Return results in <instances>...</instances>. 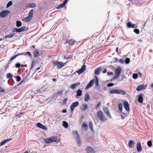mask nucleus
Listing matches in <instances>:
<instances>
[{
	"instance_id": "f257e3e1",
	"label": "nucleus",
	"mask_w": 153,
	"mask_h": 153,
	"mask_svg": "<svg viewBox=\"0 0 153 153\" xmlns=\"http://www.w3.org/2000/svg\"><path fill=\"white\" fill-rule=\"evenodd\" d=\"M45 142L49 143L51 142H58L60 140V138L57 136H53L49 138L48 139H45Z\"/></svg>"
},
{
	"instance_id": "f03ea898",
	"label": "nucleus",
	"mask_w": 153,
	"mask_h": 153,
	"mask_svg": "<svg viewBox=\"0 0 153 153\" xmlns=\"http://www.w3.org/2000/svg\"><path fill=\"white\" fill-rule=\"evenodd\" d=\"M97 116L101 121L102 122H105L108 120L107 117L103 114L101 111H99L97 112Z\"/></svg>"
},
{
	"instance_id": "7ed1b4c3",
	"label": "nucleus",
	"mask_w": 153,
	"mask_h": 153,
	"mask_svg": "<svg viewBox=\"0 0 153 153\" xmlns=\"http://www.w3.org/2000/svg\"><path fill=\"white\" fill-rule=\"evenodd\" d=\"M28 29V28H27L26 27H22L21 28H17L16 27L13 28L12 30V32H15L17 33H19L21 32L25 31L27 30Z\"/></svg>"
},
{
	"instance_id": "20e7f679",
	"label": "nucleus",
	"mask_w": 153,
	"mask_h": 153,
	"mask_svg": "<svg viewBox=\"0 0 153 153\" xmlns=\"http://www.w3.org/2000/svg\"><path fill=\"white\" fill-rule=\"evenodd\" d=\"M73 134L74 135L75 134L76 135V141L79 146H80L81 144V139L80 138V137L79 134L76 131H74L73 132Z\"/></svg>"
},
{
	"instance_id": "39448f33",
	"label": "nucleus",
	"mask_w": 153,
	"mask_h": 153,
	"mask_svg": "<svg viewBox=\"0 0 153 153\" xmlns=\"http://www.w3.org/2000/svg\"><path fill=\"white\" fill-rule=\"evenodd\" d=\"M65 63L60 62L56 61L53 63V64L54 66H57L58 68L61 69L62 67L65 66Z\"/></svg>"
},
{
	"instance_id": "423d86ee",
	"label": "nucleus",
	"mask_w": 153,
	"mask_h": 153,
	"mask_svg": "<svg viewBox=\"0 0 153 153\" xmlns=\"http://www.w3.org/2000/svg\"><path fill=\"white\" fill-rule=\"evenodd\" d=\"M10 13L8 10H4L0 12V17L4 18L7 16Z\"/></svg>"
},
{
	"instance_id": "0eeeda50",
	"label": "nucleus",
	"mask_w": 153,
	"mask_h": 153,
	"mask_svg": "<svg viewBox=\"0 0 153 153\" xmlns=\"http://www.w3.org/2000/svg\"><path fill=\"white\" fill-rule=\"evenodd\" d=\"M86 69V66L84 64L82 66L80 69L76 71L78 74H80L82 73Z\"/></svg>"
},
{
	"instance_id": "6e6552de",
	"label": "nucleus",
	"mask_w": 153,
	"mask_h": 153,
	"mask_svg": "<svg viewBox=\"0 0 153 153\" xmlns=\"http://www.w3.org/2000/svg\"><path fill=\"white\" fill-rule=\"evenodd\" d=\"M79 104V103L78 101L74 102L70 105V108L71 109V111L72 112L74 109V108Z\"/></svg>"
},
{
	"instance_id": "1a4fd4ad",
	"label": "nucleus",
	"mask_w": 153,
	"mask_h": 153,
	"mask_svg": "<svg viewBox=\"0 0 153 153\" xmlns=\"http://www.w3.org/2000/svg\"><path fill=\"white\" fill-rule=\"evenodd\" d=\"M103 110L105 113L107 115V116L110 118H111V116L109 112L108 109L106 107H104L103 108Z\"/></svg>"
},
{
	"instance_id": "9d476101",
	"label": "nucleus",
	"mask_w": 153,
	"mask_h": 153,
	"mask_svg": "<svg viewBox=\"0 0 153 153\" xmlns=\"http://www.w3.org/2000/svg\"><path fill=\"white\" fill-rule=\"evenodd\" d=\"M95 80L94 79H93L91 80L90 82L87 85V86L85 87L86 89H88L89 88H91L93 85Z\"/></svg>"
},
{
	"instance_id": "9b49d317",
	"label": "nucleus",
	"mask_w": 153,
	"mask_h": 153,
	"mask_svg": "<svg viewBox=\"0 0 153 153\" xmlns=\"http://www.w3.org/2000/svg\"><path fill=\"white\" fill-rule=\"evenodd\" d=\"M123 104L124 106V107L126 110L127 111H129V105L128 102L126 101L124 102Z\"/></svg>"
},
{
	"instance_id": "f8f14e48",
	"label": "nucleus",
	"mask_w": 153,
	"mask_h": 153,
	"mask_svg": "<svg viewBox=\"0 0 153 153\" xmlns=\"http://www.w3.org/2000/svg\"><path fill=\"white\" fill-rule=\"evenodd\" d=\"M121 69L120 66H118L115 70L114 72L115 75H117L119 76L121 72Z\"/></svg>"
},
{
	"instance_id": "ddd939ff",
	"label": "nucleus",
	"mask_w": 153,
	"mask_h": 153,
	"mask_svg": "<svg viewBox=\"0 0 153 153\" xmlns=\"http://www.w3.org/2000/svg\"><path fill=\"white\" fill-rule=\"evenodd\" d=\"M36 126L39 128H42L44 130H46L47 129L46 126L43 125L40 123H38L36 124Z\"/></svg>"
},
{
	"instance_id": "4468645a",
	"label": "nucleus",
	"mask_w": 153,
	"mask_h": 153,
	"mask_svg": "<svg viewBox=\"0 0 153 153\" xmlns=\"http://www.w3.org/2000/svg\"><path fill=\"white\" fill-rule=\"evenodd\" d=\"M146 88V86L144 85H140L137 87L136 90L137 91H139L140 90L145 89Z\"/></svg>"
},
{
	"instance_id": "2eb2a0df",
	"label": "nucleus",
	"mask_w": 153,
	"mask_h": 153,
	"mask_svg": "<svg viewBox=\"0 0 153 153\" xmlns=\"http://www.w3.org/2000/svg\"><path fill=\"white\" fill-rule=\"evenodd\" d=\"M143 93H140L138 95V101L140 103H142L143 100Z\"/></svg>"
},
{
	"instance_id": "dca6fc26",
	"label": "nucleus",
	"mask_w": 153,
	"mask_h": 153,
	"mask_svg": "<svg viewBox=\"0 0 153 153\" xmlns=\"http://www.w3.org/2000/svg\"><path fill=\"white\" fill-rule=\"evenodd\" d=\"M87 153H94V149L90 147H88L86 149Z\"/></svg>"
},
{
	"instance_id": "f3484780",
	"label": "nucleus",
	"mask_w": 153,
	"mask_h": 153,
	"mask_svg": "<svg viewBox=\"0 0 153 153\" xmlns=\"http://www.w3.org/2000/svg\"><path fill=\"white\" fill-rule=\"evenodd\" d=\"M12 138H9L7 139H5L3 141H2L0 143V145L1 146H2L4 144L6 143L9 142L10 141L12 140Z\"/></svg>"
},
{
	"instance_id": "a211bd4d",
	"label": "nucleus",
	"mask_w": 153,
	"mask_h": 153,
	"mask_svg": "<svg viewBox=\"0 0 153 153\" xmlns=\"http://www.w3.org/2000/svg\"><path fill=\"white\" fill-rule=\"evenodd\" d=\"M137 148L138 152H140L142 151L141 145L139 142H138L137 143Z\"/></svg>"
},
{
	"instance_id": "6ab92c4d",
	"label": "nucleus",
	"mask_w": 153,
	"mask_h": 153,
	"mask_svg": "<svg viewBox=\"0 0 153 153\" xmlns=\"http://www.w3.org/2000/svg\"><path fill=\"white\" fill-rule=\"evenodd\" d=\"M126 94V93L124 91L120 89H117V94L124 95Z\"/></svg>"
},
{
	"instance_id": "aec40b11",
	"label": "nucleus",
	"mask_w": 153,
	"mask_h": 153,
	"mask_svg": "<svg viewBox=\"0 0 153 153\" xmlns=\"http://www.w3.org/2000/svg\"><path fill=\"white\" fill-rule=\"evenodd\" d=\"M127 26L128 28H135V24H132L131 22H128L127 23Z\"/></svg>"
},
{
	"instance_id": "412c9836",
	"label": "nucleus",
	"mask_w": 153,
	"mask_h": 153,
	"mask_svg": "<svg viewBox=\"0 0 153 153\" xmlns=\"http://www.w3.org/2000/svg\"><path fill=\"white\" fill-rule=\"evenodd\" d=\"M101 71V67L99 68L95 69L94 71V74L96 75H99Z\"/></svg>"
},
{
	"instance_id": "4be33fe9",
	"label": "nucleus",
	"mask_w": 153,
	"mask_h": 153,
	"mask_svg": "<svg viewBox=\"0 0 153 153\" xmlns=\"http://www.w3.org/2000/svg\"><path fill=\"white\" fill-rule=\"evenodd\" d=\"M80 84V82H78L76 83H74L73 85H71L70 87L72 89H74L76 88V87L79 85Z\"/></svg>"
},
{
	"instance_id": "5701e85b",
	"label": "nucleus",
	"mask_w": 153,
	"mask_h": 153,
	"mask_svg": "<svg viewBox=\"0 0 153 153\" xmlns=\"http://www.w3.org/2000/svg\"><path fill=\"white\" fill-rule=\"evenodd\" d=\"M32 18L28 16L24 18L23 20L25 22H29L32 20Z\"/></svg>"
},
{
	"instance_id": "b1692460",
	"label": "nucleus",
	"mask_w": 153,
	"mask_h": 153,
	"mask_svg": "<svg viewBox=\"0 0 153 153\" xmlns=\"http://www.w3.org/2000/svg\"><path fill=\"white\" fill-rule=\"evenodd\" d=\"M89 98V96L88 93H87L85 94V97L84 98V101L86 102L88 101Z\"/></svg>"
},
{
	"instance_id": "393cba45",
	"label": "nucleus",
	"mask_w": 153,
	"mask_h": 153,
	"mask_svg": "<svg viewBox=\"0 0 153 153\" xmlns=\"http://www.w3.org/2000/svg\"><path fill=\"white\" fill-rule=\"evenodd\" d=\"M33 54L34 55V57H36L39 56V50H36L35 51L33 52Z\"/></svg>"
},
{
	"instance_id": "a878e982",
	"label": "nucleus",
	"mask_w": 153,
	"mask_h": 153,
	"mask_svg": "<svg viewBox=\"0 0 153 153\" xmlns=\"http://www.w3.org/2000/svg\"><path fill=\"white\" fill-rule=\"evenodd\" d=\"M134 144V143L133 141L130 140L128 143V146L130 148H131L133 147Z\"/></svg>"
},
{
	"instance_id": "bb28decb",
	"label": "nucleus",
	"mask_w": 153,
	"mask_h": 153,
	"mask_svg": "<svg viewBox=\"0 0 153 153\" xmlns=\"http://www.w3.org/2000/svg\"><path fill=\"white\" fill-rule=\"evenodd\" d=\"M14 35V33H13L10 34H8L7 35H5L4 36V38L5 39L10 38H12Z\"/></svg>"
},
{
	"instance_id": "cd10ccee",
	"label": "nucleus",
	"mask_w": 153,
	"mask_h": 153,
	"mask_svg": "<svg viewBox=\"0 0 153 153\" xmlns=\"http://www.w3.org/2000/svg\"><path fill=\"white\" fill-rule=\"evenodd\" d=\"M27 7L30 8H34L36 7V4L34 3H29L27 4Z\"/></svg>"
},
{
	"instance_id": "c85d7f7f",
	"label": "nucleus",
	"mask_w": 153,
	"mask_h": 153,
	"mask_svg": "<svg viewBox=\"0 0 153 153\" xmlns=\"http://www.w3.org/2000/svg\"><path fill=\"white\" fill-rule=\"evenodd\" d=\"M82 91L79 89L76 91V95L78 97H80L82 95Z\"/></svg>"
},
{
	"instance_id": "c756f323",
	"label": "nucleus",
	"mask_w": 153,
	"mask_h": 153,
	"mask_svg": "<svg viewBox=\"0 0 153 153\" xmlns=\"http://www.w3.org/2000/svg\"><path fill=\"white\" fill-rule=\"evenodd\" d=\"M34 12V10L33 9H31L30 12H29L28 14V16L32 18H33V13Z\"/></svg>"
},
{
	"instance_id": "7c9ffc66",
	"label": "nucleus",
	"mask_w": 153,
	"mask_h": 153,
	"mask_svg": "<svg viewBox=\"0 0 153 153\" xmlns=\"http://www.w3.org/2000/svg\"><path fill=\"white\" fill-rule=\"evenodd\" d=\"M23 54L22 53H18L17 54H16V55L14 56L11 57L10 58V62H11V61L12 60H13L14 59H15V58H16L17 57L21 55H22Z\"/></svg>"
},
{
	"instance_id": "2f4dec72",
	"label": "nucleus",
	"mask_w": 153,
	"mask_h": 153,
	"mask_svg": "<svg viewBox=\"0 0 153 153\" xmlns=\"http://www.w3.org/2000/svg\"><path fill=\"white\" fill-rule=\"evenodd\" d=\"M22 23L20 21H17L16 22V26L17 27H19L21 26Z\"/></svg>"
},
{
	"instance_id": "473e14b6",
	"label": "nucleus",
	"mask_w": 153,
	"mask_h": 153,
	"mask_svg": "<svg viewBox=\"0 0 153 153\" xmlns=\"http://www.w3.org/2000/svg\"><path fill=\"white\" fill-rule=\"evenodd\" d=\"M88 108V105L86 104L82 105V107L81 108V110L82 111H85Z\"/></svg>"
},
{
	"instance_id": "72a5a7b5",
	"label": "nucleus",
	"mask_w": 153,
	"mask_h": 153,
	"mask_svg": "<svg viewBox=\"0 0 153 153\" xmlns=\"http://www.w3.org/2000/svg\"><path fill=\"white\" fill-rule=\"evenodd\" d=\"M117 89H115L111 90L110 91V93L111 94H117Z\"/></svg>"
},
{
	"instance_id": "f704fd0d",
	"label": "nucleus",
	"mask_w": 153,
	"mask_h": 153,
	"mask_svg": "<svg viewBox=\"0 0 153 153\" xmlns=\"http://www.w3.org/2000/svg\"><path fill=\"white\" fill-rule=\"evenodd\" d=\"M63 92V90H61L57 92L56 93L57 97H59L60 95H61Z\"/></svg>"
},
{
	"instance_id": "c9c22d12",
	"label": "nucleus",
	"mask_w": 153,
	"mask_h": 153,
	"mask_svg": "<svg viewBox=\"0 0 153 153\" xmlns=\"http://www.w3.org/2000/svg\"><path fill=\"white\" fill-rule=\"evenodd\" d=\"M95 85L96 86H98V80L97 77L96 76H95Z\"/></svg>"
},
{
	"instance_id": "e433bc0d",
	"label": "nucleus",
	"mask_w": 153,
	"mask_h": 153,
	"mask_svg": "<svg viewBox=\"0 0 153 153\" xmlns=\"http://www.w3.org/2000/svg\"><path fill=\"white\" fill-rule=\"evenodd\" d=\"M65 6V5L63 3H62L61 4H60L56 8L58 9H61L63 7Z\"/></svg>"
},
{
	"instance_id": "4c0bfd02",
	"label": "nucleus",
	"mask_w": 153,
	"mask_h": 153,
	"mask_svg": "<svg viewBox=\"0 0 153 153\" xmlns=\"http://www.w3.org/2000/svg\"><path fill=\"white\" fill-rule=\"evenodd\" d=\"M75 42V41L73 39H71L69 40L67 42L71 45H73L74 44Z\"/></svg>"
},
{
	"instance_id": "58836bf2",
	"label": "nucleus",
	"mask_w": 153,
	"mask_h": 153,
	"mask_svg": "<svg viewBox=\"0 0 153 153\" xmlns=\"http://www.w3.org/2000/svg\"><path fill=\"white\" fill-rule=\"evenodd\" d=\"M63 126L65 128H67L68 127V124L65 121H64L63 122Z\"/></svg>"
},
{
	"instance_id": "ea45409f",
	"label": "nucleus",
	"mask_w": 153,
	"mask_h": 153,
	"mask_svg": "<svg viewBox=\"0 0 153 153\" xmlns=\"http://www.w3.org/2000/svg\"><path fill=\"white\" fill-rule=\"evenodd\" d=\"M88 126L92 131H93V124L91 122H89L88 123Z\"/></svg>"
},
{
	"instance_id": "a19ab883",
	"label": "nucleus",
	"mask_w": 153,
	"mask_h": 153,
	"mask_svg": "<svg viewBox=\"0 0 153 153\" xmlns=\"http://www.w3.org/2000/svg\"><path fill=\"white\" fill-rule=\"evenodd\" d=\"M6 76L7 78L9 79L12 78L13 75L9 73L7 74Z\"/></svg>"
},
{
	"instance_id": "79ce46f5",
	"label": "nucleus",
	"mask_w": 153,
	"mask_h": 153,
	"mask_svg": "<svg viewBox=\"0 0 153 153\" xmlns=\"http://www.w3.org/2000/svg\"><path fill=\"white\" fill-rule=\"evenodd\" d=\"M118 108L119 111L121 112L122 113V108H123V106H122V105L121 103L120 104L118 105Z\"/></svg>"
},
{
	"instance_id": "37998d69",
	"label": "nucleus",
	"mask_w": 153,
	"mask_h": 153,
	"mask_svg": "<svg viewBox=\"0 0 153 153\" xmlns=\"http://www.w3.org/2000/svg\"><path fill=\"white\" fill-rule=\"evenodd\" d=\"M147 145L149 147H151L152 145V142L151 140H149L147 143Z\"/></svg>"
},
{
	"instance_id": "c03bdc74",
	"label": "nucleus",
	"mask_w": 153,
	"mask_h": 153,
	"mask_svg": "<svg viewBox=\"0 0 153 153\" xmlns=\"http://www.w3.org/2000/svg\"><path fill=\"white\" fill-rule=\"evenodd\" d=\"M12 3H13V2H12V1H9L8 3L7 4V5L6 7L7 8H8V7H9L10 6H11L12 5Z\"/></svg>"
},
{
	"instance_id": "a18cd8bd",
	"label": "nucleus",
	"mask_w": 153,
	"mask_h": 153,
	"mask_svg": "<svg viewBox=\"0 0 153 153\" xmlns=\"http://www.w3.org/2000/svg\"><path fill=\"white\" fill-rule=\"evenodd\" d=\"M35 62L33 61L32 62L31 67L30 68V70H32L33 68L34 67V65H35Z\"/></svg>"
},
{
	"instance_id": "49530a36",
	"label": "nucleus",
	"mask_w": 153,
	"mask_h": 153,
	"mask_svg": "<svg viewBox=\"0 0 153 153\" xmlns=\"http://www.w3.org/2000/svg\"><path fill=\"white\" fill-rule=\"evenodd\" d=\"M134 32L137 34H139L140 33L139 30L138 29H135L134 30Z\"/></svg>"
},
{
	"instance_id": "de8ad7c7",
	"label": "nucleus",
	"mask_w": 153,
	"mask_h": 153,
	"mask_svg": "<svg viewBox=\"0 0 153 153\" xmlns=\"http://www.w3.org/2000/svg\"><path fill=\"white\" fill-rule=\"evenodd\" d=\"M133 78L134 79H136L138 77V75L136 73L133 74L132 75Z\"/></svg>"
},
{
	"instance_id": "09e8293b",
	"label": "nucleus",
	"mask_w": 153,
	"mask_h": 153,
	"mask_svg": "<svg viewBox=\"0 0 153 153\" xmlns=\"http://www.w3.org/2000/svg\"><path fill=\"white\" fill-rule=\"evenodd\" d=\"M130 61V59L129 58H127L126 59L125 61L126 64H128L129 62Z\"/></svg>"
},
{
	"instance_id": "8fccbe9b",
	"label": "nucleus",
	"mask_w": 153,
	"mask_h": 153,
	"mask_svg": "<svg viewBox=\"0 0 153 153\" xmlns=\"http://www.w3.org/2000/svg\"><path fill=\"white\" fill-rule=\"evenodd\" d=\"M123 114L121 115V116L122 118L123 119H124L125 117L126 116V114H125L124 113H123Z\"/></svg>"
},
{
	"instance_id": "3c124183",
	"label": "nucleus",
	"mask_w": 153,
	"mask_h": 153,
	"mask_svg": "<svg viewBox=\"0 0 153 153\" xmlns=\"http://www.w3.org/2000/svg\"><path fill=\"white\" fill-rule=\"evenodd\" d=\"M114 85V84L112 83H109L107 84V85L108 87H111Z\"/></svg>"
},
{
	"instance_id": "603ef678",
	"label": "nucleus",
	"mask_w": 153,
	"mask_h": 153,
	"mask_svg": "<svg viewBox=\"0 0 153 153\" xmlns=\"http://www.w3.org/2000/svg\"><path fill=\"white\" fill-rule=\"evenodd\" d=\"M15 66L17 68H19L20 66V64L19 63H17L15 64Z\"/></svg>"
},
{
	"instance_id": "864d4df0",
	"label": "nucleus",
	"mask_w": 153,
	"mask_h": 153,
	"mask_svg": "<svg viewBox=\"0 0 153 153\" xmlns=\"http://www.w3.org/2000/svg\"><path fill=\"white\" fill-rule=\"evenodd\" d=\"M26 55H27L29 57H30L31 56V54L29 52H27L26 53Z\"/></svg>"
},
{
	"instance_id": "5fc2aeb1",
	"label": "nucleus",
	"mask_w": 153,
	"mask_h": 153,
	"mask_svg": "<svg viewBox=\"0 0 153 153\" xmlns=\"http://www.w3.org/2000/svg\"><path fill=\"white\" fill-rule=\"evenodd\" d=\"M121 76H122V78L121 79L120 81L123 80L124 79H126V76L124 75H122Z\"/></svg>"
},
{
	"instance_id": "6e6d98bb",
	"label": "nucleus",
	"mask_w": 153,
	"mask_h": 153,
	"mask_svg": "<svg viewBox=\"0 0 153 153\" xmlns=\"http://www.w3.org/2000/svg\"><path fill=\"white\" fill-rule=\"evenodd\" d=\"M17 81V82H19L20 81L21 78L20 76H18L16 77Z\"/></svg>"
},
{
	"instance_id": "4d7b16f0",
	"label": "nucleus",
	"mask_w": 153,
	"mask_h": 153,
	"mask_svg": "<svg viewBox=\"0 0 153 153\" xmlns=\"http://www.w3.org/2000/svg\"><path fill=\"white\" fill-rule=\"evenodd\" d=\"M5 91V90L2 87H0V91L1 92H3Z\"/></svg>"
},
{
	"instance_id": "13d9d810",
	"label": "nucleus",
	"mask_w": 153,
	"mask_h": 153,
	"mask_svg": "<svg viewBox=\"0 0 153 153\" xmlns=\"http://www.w3.org/2000/svg\"><path fill=\"white\" fill-rule=\"evenodd\" d=\"M119 76L117 75H115V76H114L113 77V79H116L117 78H118L119 77Z\"/></svg>"
},
{
	"instance_id": "bf43d9fd",
	"label": "nucleus",
	"mask_w": 153,
	"mask_h": 153,
	"mask_svg": "<svg viewBox=\"0 0 153 153\" xmlns=\"http://www.w3.org/2000/svg\"><path fill=\"white\" fill-rule=\"evenodd\" d=\"M113 61L114 62L118 61V59L117 58H114L113 59Z\"/></svg>"
},
{
	"instance_id": "052dcab7",
	"label": "nucleus",
	"mask_w": 153,
	"mask_h": 153,
	"mask_svg": "<svg viewBox=\"0 0 153 153\" xmlns=\"http://www.w3.org/2000/svg\"><path fill=\"white\" fill-rule=\"evenodd\" d=\"M68 99L67 98L64 99L63 100V103L64 104H65L66 103V102L67 101Z\"/></svg>"
},
{
	"instance_id": "680f3d73",
	"label": "nucleus",
	"mask_w": 153,
	"mask_h": 153,
	"mask_svg": "<svg viewBox=\"0 0 153 153\" xmlns=\"http://www.w3.org/2000/svg\"><path fill=\"white\" fill-rule=\"evenodd\" d=\"M119 62H120V63H124V61L123 60V59H120L119 60Z\"/></svg>"
},
{
	"instance_id": "e2e57ef3",
	"label": "nucleus",
	"mask_w": 153,
	"mask_h": 153,
	"mask_svg": "<svg viewBox=\"0 0 153 153\" xmlns=\"http://www.w3.org/2000/svg\"><path fill=\"white\" fill-rule=\"evenodd\" d=\"M82 126L83 128H85L87 126V125L85 123H83Z\"/></svg>"
},
{
	"instance_id": "0e129e2a",
	"label": "nucleus",
	"mask_w": 153,
	"mask_h": 153,
	"mask_svg": "<svg viewBox=\"0 0 153 153\" xmlns=\"http://www.w3.org/2000/svg\"><path fill=\"white\" fill-rule=\"evenodd\" d=\"M100 103H100V102H99L98 103V104L97 105H96V107H95V108H98V107H99V106H100Z\"/></svg>"
},
{
	"instance_id": "69168bd1",
	"label": "nucleus",
	"mask_w": 153,
	"mask_h": 153,
	"mask_svg": "<svg viewBox=\"0 0 153 153\" xmlns=\"http://www.w3.org/2000/svg\"><path fill=\"white\" fill-rule=\"evenodd\" d=\"M40 91L39 90H37V91H36L34 92V93L35 94H37Z\"/></svg>"
},
{
	"instance_id": "338daca9",
	"label": "nucleus",
	"mask_w": 153,
	"mask_h": 153,
	"mask_svg": "<svg viewBox=\"0 0 153 153\" xmlns=\"http://www.w3.org/2000/svg\"><path fill=\"white\" fill-rule=\"evenodd\" d=\"M68 0H65L63 2V4H64L65 5V4L67 3V2L68 1Z\"/></svg>"
},
{
	"instance_id": "774afa93",
	"label": "nucleus",
	"mask_w": 153,
	"mask_h": 153,
	"mask_svg": "<svg viewBox=\"0 0 153 153\" xmlns=\"http://www.w3.org/2000/svg\"><path fill=\"white\" fill-rule=\"evenodd\" d=\"M107 71V69H104V71H102V72L103 73H105Z\"/></svg>"
}]
</instances>
